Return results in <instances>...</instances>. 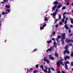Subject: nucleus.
<instances>
[{
  "mask_svg": "<svg viewBox=\"0 0 73 73\" xmlns=\"http://www.w3.org/2000/svg\"><path fill=\"white\" fill-rule=\"evenodd\" d=\"M71 66H73V62H72V63H71Z\"/></svg>",
  "mask_w": 73,
  "mask_h": 73,
  "instance_id": "nucleus-44",
  "label": "nucleus"
},
{
  "mask_svg": "<svg viewBox=\"0 0 73 73\" xmlns=\"http://www.w3.org/2000/svg\"><path fill=\"white\" fill-rule=\"evenodd\" d=\"M61 6H62V4H60L57 6V7L58 8H60V7H61Z\"/></svg>",
  "mask_w": 73,
  "mask_h": 73,
  "instance_id": "nucleus-12",
  "label": "nucleus"
},
{
  "mask_svg": "<svg viewBox=\"0 0 73 73\" xmlns=\"http://www.w3.org/2000/svg\"><path fill=\"white\" fill-rule=\"evenodd\" d=\"M40 26H40V27H43V26H42V25H43L42 24H40Z\"/></svg>",
  "mask_w": 73,
  "mask_h": 73,
  "instance_id": "nucleus-47",
  "label": "nucleus"
},
{
  "mask_svg": "<svg viewBox=\"0 0 73 73\" xmlns=\"http://www.w3.org/2000/svg\"><path fill=\"white\" fill-rule=\"evenodd\" d=\"M62 73H65V72H64V71H63V70L62 71Z\"/></svg>",
  "mask_w": 73,
  "mask_h": 73,
  "instance_id": "nucleus-51",
  "label": "nucleus"
},
{
  "mask_svg": "<svg viewBox=\"0 0 73 73\" xmlns=\"http://www.w3.org/2000/svg\"><path fill=\"white\" fill-rule=\"evenodd\" d=\"M58 16H59V19H61V16H60L59 15H58Z\"/></svg>",
  "mask_w": 73,
  "mask_h": 73,
  "instance_id": "nucleus-39",
  "label": "nucleus"
},
{
  "mask_svg": "<svg viewBox=\"0 0 73 73\" xmlns=\"http://www.w3.org/2000/svg\"><path fill=\"white\" fill-rule=\"evenodd\" d=\"M52 40H53V41H54V40H55V39H54V38H53L52 39Z\"/></svg>",
  "mask_w": 73,
  "mask_h": 73,
  "instance_id": "nucleus-52",
  "label": "nucleus"
},
{
  "mask_svg": "<svg viewBox=\"0 0 73 73\" xmlns=\"http://www.w3.org/2000/svg\"><path fill=\"white\" fill-rule=\"evenodd\" d=\"M68 32L69 33H70L71 32V30L70 29H69L68 31Z\"/></svg>",
  "mask_w": 73,
  "mask_h": 73,
  "instance_id": "nucleus-41",
  "label": "nucleus"
},
{
  "mask_svg": "<svg viewBox=\"0 0 73 73\" xmlns=\"http://www.w3.org/2000/svg\"><path fill=\"white\" fill-rule=\"evenodd\" d=\"M5 13L4 12H3L2 13V15H5Z\"/></svg>",
  "mask_w": 73,
  "mask_h": 73,
  "instance_id": "nucleus-45",
  "label": "nucleus"
},
{
  "mask_svg": "<svg viewBox=\"0 0 73 73\" xmlns=\"http://www.w3.org/2000/svg\"><path fill=\"white\" fill-rule=\"evenodd\" d=\"M55 55L56 56V57H58V54L57 52H56L55 53Z\"/></svg>",
  "mask_w": 73,
  "mask_h": 73,
  "instance_id": "nucleus-21",
  "label": "nucleus"
},
{
  "mask_svg": "<svg viewBox=\"0 0 73 73\" xmlns=\"http://www.w3.org/2000/svg\"><path fill=\"white\" fill-rule=\"evenodd\" d=\"M70 27H71V28H73V25H71Z\"/></svg>",
  "mask_w": 73,
  "mask_h": 73,
  "instance_id": "nucleus-56",
  "label": "nucleus"
},
{
  "mask_svg": "<svg viewBox=\"0 0 73 73\" xmlns=\"http://www.w3.org/2000/svg\"><path fill=\"white\" fill-rule=\"evenodd\" d=\"M71 5H72V6H73V3L71 4Z\"/></svg>",
  "mask_w": 73,
  "mask_h": 73,
  "instance_id": "nucleus-57",
  "label": "nucleus"
},
{
  "mask_svg": "<svg viewBox=\"0 0 73 73\" xmlns=\"http://www.w3.org/2000/svg\"><path fill=\"white\" fill-rule=\"evenodd\" d=\"M72 35H73V34H70V36H72Z\"/></svg>",
  "mask_w": 73,
  "mask_h": 73,
  "instance_id": "nucleus-61",
  "label": "nucleus"
},
{
  "mask_svg": "<svg viewBox=\"0 0 73 73\" xmlns=\"http://www.w3.org/2000/svg\"><path fill=\"white\" fill-rule=\"evenodd\" d=\"M72 13H73V11H72Z\"/></svg>",
  "mask_w": 73,
  "mask_h": 73,
  "instance_id": "nucleus-64",
  "label": "nucleus"
},
{
  "mask_svg": "<svg viewBox=\"0 0 73 73\" xmlns=\"http://www.w3.org/2000/svg\"><path fill=\"white\" fill-rule=\"evenodd\" d=\"M66 4H67V5H69V3L68 2H67L66 3Z\"/></svg>",
  "mask_w": 73,
  "mask_h": 73,
  "instance_id": "nucleus-46",
  "label": "nucleus"
},
{
  "mask_svg": "<svg viewBox=\"0 0 73 73\" xmlns=\"http://www.w3.org/2000/svg\"><path fill=\"white\" fill-rule=\"evenodd\" d=\"M56 11L55 12H53V14H51V15H53V16H52V17H53V18H54V19H56V17H54V16H56Z\"/></svg>",
  "mask_w": 73,
  "mask_h": 73,
  "instance_id": "nucleus-3",
  "label": "nucleus"
},
{
  "mask_svg": "<svg viewBox=\"0 0 73 73\" xmlns=\"http://www.w3.org/2000/svg\"><path fill=\"white\" fill-rule=\"evenodd\" d=\"M58 73H60V71H58Z\"/></svg>",
  "mask_w": 73,
  "mask_h": 73,
  "instance_id": "nucleus-62",
  "label": "nucleus"
},
{
  "mask_svg": "<svg viewBox=\"0 0 73 73\" xmlns=\"http://www.w3.org/2000/svg\"><path fill=\"white\" fill-rule=\"evenodd\" d=\"M66 9V7H62V10H63V9Z\"/></svg>",
  "mask_w": 73,
  "mask_h": 73,
  "instance_id": "nucleus-29",
  "label": "nucleus"
},
{
  "mask_svg": "<svg viewBox=\"0 0 73 73\" xmlns=\"http://www.w3.org/2000/svg\"><path fill=\"white\" fill-rule=\"evenodd\" d=\"M32 69H33V68H30V70H32Z\"/></svg>",
  "mask_w": 73,
  "mask_h": 73,
  "instance_id": "nucleus-59",
  "label": "nucleus"
},
{
  "mask_svg": "<svg viewBox=\"0 0 73 73\" xmlns=\"http://www.w3.org/2000/svg\"><path fill=\"white\" fill-rule=\"evenodd\" d=\"M8 0H3L4 1H3L2 3V4H4V3H5V2H6V1H8Z\"/></svg>",
  "mask_w": 73,
  "mask_h": 73,
  "instance_id": "nucleus-26",
  "label": "nucleus"
},
{
  "mask_svg": "<svg viewBox=\"0 0 73 73\" xmlns=\"http://www.w3.org/2000/svg\"><path fill=\"white\" fill-rule=\"evenodd\" d=\"M51 69H52V70H54V68H51Z\"/></svg>",
  "mask_w": 73,
  "mask_h": 73,
  "instance_id": "nucleus-48",
  "label": "nucleus"
},
{
  "mask_svg": "<svg viewBox=\"0 0 73 73\" xmlns=\"http://www.w3.org/2000/svg\"><path fill=\"white\" fill-rule=\"evenodd\" d=\"M65 14H67V15H70L71 14V13H64L63 15H65Z\"/></svg>",
  "mask_w": 73,
  "mask_h": 73,
  "instance_id": "nucleus-23",
  "label": "nucleus"
},
{
  "mask_svg": "<svg viewBox=\"0 0 73 73\" xmlns=\"http://www.w3.org/2000/svg\"><path fill=\"white\" fill-rule=\"evenodd\" d=\"M47 43H48V44H49L50 43H51V42H52V40H50V41H47Z\"/></svg>",
  "mask_w": 73,
  "mask_h": 73,
  "instance_id": "nucleus-27",
  "label": "nucleus"
},
{
  "mask_svg": "<svg viewBox=\"0 0 73 73\" xmlns=\"http://www.w3.org/2000/svg\"><path fill=\"white\" fill-rule=\"evenodd\" d=\"M35 67L37 68H38V64H37V65H36V66H35Z\"/></svg>",
  "mask_w": 73,
  "mask_h": 73,
  "instance_id": "nucleus-43",
  "label": "nucleus"
},
{
  "mask_svg": "<svg viewBox=\"0 0 73 73\" xmlns=\"http://www.w3.org/2000/svg\"><path fill=\"white\" fill-rule=\"evenodd\" d=\"M56 13H57L58 12V9H56Z\"/></svg>",
  "mask_w": 73,
  "mask_h": 73,
  "instance_id": "nucleus-42",
  "label": "nucleus"
},
{
  "mask_svg": "<svg viewBox=\"0 0 73 73\" xmlns=\"http://www.w3.org/2000/svg\"><path fill=\"white\" fill-rule=\"evenodd\" d=\"M5 7H6V8H10V6L7 5L5 6Z\"/></svg>",
  "mask_w": 73,
  "mask_h": 73,
  "instance_id": "nucleus-18",
  "label": "nucleus"
},
{
  "mask_svg": "<svg viewBox=\"0 0 73 73\" xmlns=\"http://www.w3.org/2000/svg\"><path fill=\"white\" fill-rule=\"evenodd\" d=\"M33 73H37V70H35V71H33Z\"/></svg>",
  "mask_w": 73,
  "mask_h": 73,
  "instance_id": "nucleus-35",
  "label": "nucleus"
},
{
  "mask_svg": "<svg viewBox=\"0 0 73 73\" xmlns=\"http://www.w3.org/2000/svg\"><path fill=\"white\" fill-rule=\"evenodd\" d=\"M66 42H67V43H69L70 42V40L69 39H66L65 40Z\"/></svg>",
  "mask_w": 73,
  "mask_h": 73,
  "instance_id": "nucleus-7",
  "label": "nucleus"
},
{
  "mask_svg": "<svg viewBox=\"0 0 73 73\" xmlns=\"http://www.w3.org/2000/svg\"><path fill=\"white\" fill-rule=\"evenodd\" d=\"M52 48H50V49H48L46 50V52H48V51H52Z\"/></svg>",
  "mask_w": 73,
  "mask_h": 73,
  "instance_id": "nucleus-17",
  "label": "nucleus"
},
{
  "mask_svg": "<svg viewBox=\"0 0 73 73\" xmlns=\"http://www.w3.org/2000/svg\"><path fill=\"white\" fill-rule=\"evenodd\" d=\"M64 27L65 28L67 29H69V27H68L67 24H66L64 26Z\"/></svg>",
  "mask_w": 73,
  "mask_h": 73,
  "instance_id": "nucleus-13",
  "label": "nucleus"
},
{
  "mask_svg": "<svg viewBox=\"0 0 73 73\" xmlns=\"http://www.w3.org/2000/svg\"><path fill=\"white\" fill-rule=\"evenodd\" d=\"M63 60H64L63 59H62L61 60H60V64H61V65H62L63 66H64V63H63V62H62V61Z\"/></svg>",
  "mask_w": 73,
  "mask_h": 73,
  "instance_id": "nucleus-5",
  "label": "nucleus"
},
{
  "mask_svg": "<svg viewBox=\"0 0 73 73\" xmlns=\"http://www.w3.org/2000/svg\"><path fill=\"white\" fill-rule=\"evenodd\" d=\"M44 21H48V19L46 17H45Z\"/></svg>",
  "mask_w": 73,
  "mask_h": 73,
  "instance_id": "nucleus-25",
  "label": "nucleus"
},
{
  "mask_svg": "<svg viewBox=\"0 0 73 73\" xmlns=\"http://www.w3.org/2000/svg\"><path fill=\"white\" fill-rule=\"evenodd\" d=\"M65 2H67V1L66 0H65Z\"/></svg>",
  "mask_w": 73,
  "mask_h": 73,
  "instance_id": "nucleus-60",
  "label": "nucleus"
},
{
  "mask_svg": "<svg viewBox=\"0 0 73 73\" xmlns=\"http://www.w3.org/2000/svg\"><path fill=\"white\" fill-rule=\"evenodd\" d=\"M58 21L57 19V20H55V23H56V21Z\"/></svg>",
  "mask_w": 73,
  "mask_h": 73,
  "instance_id": "nucleus-53",
  "label": "nucleus"
},
{
  "mask_svg": "<svg viewBox=\"0 0 73 73\" xmlns=\"http://www.w3.org/2000/svg\"><path fill=\"white\" fill-rule=\"evenodd\" d=\"M63 19L62 20V22H63V23H64V20H65V15H63Z\"/></svg>",
  "mask_w": 73,
  "mask_h": 73,
  "instance_id": "nucleus-15",
  "label": "nucleus"
},
{
  "mask_svg": "<svg viewBox=\"0 0 73 73\" xmlns=\"http://www.w3.org/2000/svg\"><path fill=\"white\" fill-rule=\"evenodd\" d=\"M70 20H71V23H72V24H73V19L71 18L70 19Z\"/></svg>",
  "mask_w": 73,
  "mask_h": 73,
  "instance_id": "nucleus-24",
  "label": "nucleus"
},
{
  "mask_svg": "<svg viewBox=\"0 0 73 73\" xmlns=\"http://www.w3.org/2000/svg\"><path fill=\"white\" fill-rule=\"evenodd\" d=\"M69 56H65L64 57L65 60H66L67 58L69 59Z\"/></svg>",
  "mask_w": 73,
  "mask_h": 73,
  "instance_id": "nucleus-11",
  "label": "nucleus"
},
{
  "mask_svg": "<svg viewBox=\"0 0 73 73\" xmlns=\"http://www.w3.org/2000/svg\"><path fill=\"white\" fill-rule=\"evenodd\" d=\"M65 33H64L63 34H62L61 35V36L62 37V42H64V40L65 39V38H66V37H65Z\"/></svg>",
  "mask_w": 73,
  "mask_h": 73,
  "instance_id": "nucleus-1",
  "label": "nucleus"
},
{
  "mask_svg": "<svg viewBox=\"0 0 73 73\" xmlns=\"http://www.w3.org/2000/svg\"><path fill=\"white\" fill-rule=\"evenodd\" d=\"M64 64H69V62H66Z\"/></svg>",
  "mask_w": 73,
  "mask_h": 73,
  "instance_id": "nucleus-34",
  "label": "nucleus"
},
{
  "mask_svg": "<svg viewBox=\"0 0 73 73\" xmlns=\"http://www.w3.org/2000/svg\"><path fill=\"white\" fill-rule=\"evenodd\" d=\"M57 6V5H56L54 6V7L52 8L53 10L52 11H54L55 9H56V7Z\"/></svg>",
  "mask_w": 73,
  "mask_h": 73,
  "instance_id": "nucleus-9",
  "label": "nucleus"
},
{
  "mask_svg": "<svg viewBox=\"0 0 73 73\" xmlns=\"http://www.w3.org/2000/svg\"><path fill=\"white\" fill-rule=\"evenodd\" d=\"M66 53H67V54H69V52L68 50H65L63 52V54H65Z\"/></svg>",
  "mask_w": 73,
  "mask_h": 73,
  "instance_id": "nucleus-4",
  "label": "nucleus"
},
{
  "mask_svg": "<svg viewBox=\"0 0 73 73\" xmlns=\"http://www.w3.org/2000/svg\"><path fill=\"white\" fill-rule=\"evenodd\" d=\"M58 27V25H56V28H57Z\"/></svg>",
  "mask_w": 73,
  "mask_h": 73,
  "instance_id": "nucleus-54",
  "label": "nucleus"
},
{
  "mask_svg": "<svg viewBox=\"0 0 73 73\" xmlns=\"http://www.w3.org/2000/svg\"><path fill=\"white\" fill-rule=\"evenodd\" d=\"M54 46H55V47H56V42H54Z\"/></svg>",
  "mask_w": 73,
  "mask_h": 73,
  "instance_id": "nucleus-31",
  "label": "nucleus"
},
{
  "mask_svg": "<svg viewBox=\"0 0 73 73\" xmlns=\"http://www.w3.org/2000/svg\"><path fill=\"white\" fill-rule=\"evenodd\" d=\"M53 4H57V5L59 4V3H58V2H57L56 1L54 2Z\"/></svg>",
  "mask_w": 73,
  "mask_h": 73,
  "instance_id": "nucleus-16",
  "label": "nucleus"
},
{
  "mask_svg": "<svg viewBox=\"0 0 73 73\" xmlns=\"http://www.w3.org/2000/svg\"><path fill=\"white\" fill-rule=\"evenodd\" d=\"M43 65H45V63H43Z\"/></svg>",
  "mask_w": 73,
  "mask_h": 73,
  "instance_id": "nucleus-63",
  "label": "nucleus"
},
{
  "mask_svg": "<svg viewBox=\"0 0 73 73\" xmlns=\"http://www.w3.org/2000/svg\"><path fill=\"white\" fill-rule=\"evenodd\" d=\"M48 73H51V71H50V68H48Z\"/></svg>",
  "mask_w": 73,
  "mask_h": 73,
  "instance_id": "nucleus-22",
  "label": "nucleus"
},
{
  "mask_svg": "<svg viewBox=\"0 0 73 73\" xmlns=\"http://www.w3.org/2000/svg\"><path fill=\"white\" fill-rule=\"evenodd\" d=\"M70 56H71V57H73V51H72L71 54H70Z\"/></svg>",
  "mask_w": 73,
  "mask_h": 73,
  "instance_id": "nucleus-28",
  "label": "nucleus"
},
{
  "mask_svg": "<svg viewBox=\"0 0 73 73\" xmlns=\"http://www.w3.org/2000/svg\"><path fill=\"white\" fill-rule=\"evenodd\" d=\"M60 60L59 61H57L56 62V65L57 66H58L60 65Z\"/></svg>",
  "mask_w": 73,
  "mask_h": 73,
  "instance_id": "nucleus-10",
  "label": "nucleus"
},
{
  "mask_svg": "<svg viewBox=\"0 0 73 73\" xmlns=\"http://www.w3.org/2000/svg\"><path fill=\"white\" fill-rule=\"evenodd\" d=\"M55 34H56V32H54L52 33V34L53 35H54Z\"/></svg>",
  "mask_w": 73,
  "mask_h": 73,
  "instance_id": "nucleus-38",
  "label": "nucleus"
},
{
  "mask_svg": "<svg viewBox=\"0 0 73 73\" xmlns=\"http://www.w3.org/2000/svg\"><path fill=\"white\" fill-rule=\"evenodd\" d=\"M68 45L72 46V44L71 43H70L68 44Z\"/></svg>",
  "mask_w": 73,
  "mask_h": 73,
  "instance_id": "nucleus-36",
  "label": "nucleus"
},
{
  "mask_svg": "<svg viewBox=\"0 0 73 73\" xmlns=\"http://www.w3.org/2000/svg\"><path fill=\"white\" fill-rule=\"evenodd\" d=\"M65 49H68V46H66L65 47Z\"/></svg>",
  "mask_w": 73,
  "mask_h": 73,
  "instance_id": "nucleus-37",
  "label": "nucleus"
},
{
  "mask_svg": "<svg viewBox=\"0 0 73 73\" xmlns=\"http://www.w3.org/2000/svg\"><path fill=\"white\" fill-rule=\"evenodd\" d=\"M58 38H61V36H60V35H58Z\"/></svg>",
  "mask_w": 73,
  "mask_h": 73,
  "instance_id": "nucleus-32",
  "label": "nucleus"
},
{
  "mask_svg": "<svg viewBox=\"0 0 73 73\" xmlns=\"http://www.w3.org/2000/svg\"><path fill=\"white\" fill-rule=\"evenodd\" d=\"M7 11H8V12H10V11H9V9H7Z\"/></svg>",
  "mask_w": 73,
  "mask_h": 73,
  "instance_id": "nucleus-40",
  "label": "nucleus"
},
{
  "mask_svg": "<svg viewBox=\"0 0 73 73\" xmlns=\"http://www.w3.org/2000/svg\"><path fill=\"white\" fill-rule=\"evenodd\" d=\"M40 68H41V69H42V70L43 71V69H44V66H43L42 65H41L40 66Z\"/></svg>",
  "mask_w": 73,
  "mask_h": 73,
  "instance_id": "nucleus-20",
  "label": "nucleus"
},
{
  "mask_svg": "<svg viewBox=\"0 0 73 73\" xmlns=\"http://www.w3.org/2000/svg\"><path fill=\"white\" fill-rule=\"evenodd\" d=\"M40 27V30H41L42 29H44V27Z\"/></svg>",
  "mask_w": 73,
  "mask_h": 73,
  "instance_id": "nucleus-33",
  "label": "nucleus"
},
{
  "mask_svg": "<svg viewBox=\"0 0 73 73\" xmlns=\"http://www.w3.org/2000/svg\"><path fill=\"white\" fill-rule=\"evenodd\" d=\"M49 56L50 58V59H51V60H54V58H53V57H52V56H51V55Z\"/></svg>",
  "mask_w": 73,
  "mask_h": 73,
  "instance_id": "nucleus-14",
  "label": "nucleus"
},
{
  "mask_svg": "<svg viewBox=\"0 0 73 73\" xmlns=\"http://www.w3.org/2000/svg\"><path fill=\"white\" fill-rule=\"evenodd\" d=\"M67 20H68V18L66 17L65 18V21L64 22V24H66V23H67Z\"/></svg>",
  "mask_w": 73,
  "mask_h": 73,
  "instance_id": "nucleus-19",
  "label": "nucleus"
},
{
  "mask_svg": "<svg viewBox=\"0 0 73 73\" xmlns=\"http://www.w3.org/2000/svg\"><path fill=\"white\" fill-rule=\"evenodd\" d=\"M37 50V49H35L34 50V51H36Z\"/></svg>",
  "mask_w": 73,
  "mask_h": 73,
  "instance_id": "nucleus-55",
  "label": "nucleus"
},
{
  "mask_svg": "<svg viewBox=\"0 0 73 73\" xmlns=\"http://www.w3.org/2000/svg\"><path fill=\"white\" fill-rule=\"evenodd\" d=\"M68 36H71L70 35V34H69V35H68Z\"/></svg>",
  "mask_w": 73,
  "mask_h": 73,
  "instance_id": "nucleus-58",
  "label": "nucleus"
},
{
  "mask_svg": "<svg viewBox=\"0 0 73 73\" xmlns=\"http://www.w3.org/2000/svg\"><path fill=\"white\" fill-rule=\"evenodd\" d=\"M64 64L65 65V68L66 69H68V65H67V64H66V63H64Z\"/></svg>",
  "mask_w": 73,
  "mask_h": 73,
  "instance_id": "nucleus-8",
  "label": "nucleus"
},
{
  "mask_svg": "<svg viewBox=\"0 0 73 73\" xmlns=\"http://www.w3.org/2000/svg\"><path fill=\"white\" fill-rule=\"evenodd\" d=\"M44 61H45L48 64H49V61L46 58H44Z\"/></svg>",
  "mask_w": 73,
  "mask_h": 73,
  "instance_id": "nucleus-6",
  "label": "nucleus"
},
{
  "mask_svg": "<svg viewBox=\"0 0 73 73\" xmlns=\"http://www.w3.org/2000/svg\"><path fill=\"white\" fill-rule=\"evenodd\" d=\"M70 42H73V39L70 40Z\"/></svg>",
  "mask_w": 73,
  "mask_h": 73,
  "instance_id": "nucleus-49",
  "label": "nucleus"
},
{
  "mask_svg": "<svg viewBox=\"0 0 73 73\" xmlns=\"http://www.w3.org/2000/svg\"><path fill=\"white\" fill-rule=\"evenodd\" d=\"M45 66V69H43V71L45 72V73H47V70L48 69V67H47V66Z\"/></svg>",
  "mask_w": 73,
  "mask_h": 73,
  "instance_id": "nucleus-2",
  "label": "nucleus"
},
{
  "mask_svg": "<svg viewBox=\"0 0 73 73\" xmlns=\"http://www.w3.org/2000/svg\"><path fill=\"white\" fill-rule=\"evenodd\" d=\"M46 23H44L43 25H42V26L44 27H45L46 26Z\"/></svg>",
  "mask_w": 73,
  "mask_h": 73,
  "instance_id": "nucleus-30",
  "label": "nucleus"
},
{
  "mask_svg": "<svg viewBox=\"0 0 73 73\" xmlns=\"http://www.w3.org/2000/svg\"><path fill=\"white\" fill-rule=\"evenodd\" d=\"M60 24V25H62V22H60L59 23Z\"/></svg>",
  "mask_w": 73,
  "mask_h": 73,
  "instance_id": "nucleus-50",
  "label": "nucleus"
}]
</instances>
